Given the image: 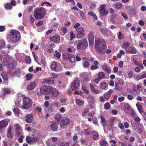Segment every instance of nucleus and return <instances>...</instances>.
<instances>
[{"instance_id": "obj_17", "label": "nucleus", "mask_w": 146, "mask_h": 146, "mask_svg": "<svg viewBox=\"0 0 146 146\" xmlns=\"http://www.w3.org/2000/svg\"><path fill=\"white\" fill-rule=\"evenodd\" d=\"M51 41L56 43L60 41V37L59 36H54L50 38Z\"/></svg>"}, {"instance_id": "obj_46", "label": "nucleus", "mask_w": 146, "mask_h": 146, "mask_svg": "<svg viewBox=\"0 0 146 146\" xmlns=\"http://www.w3.org/2000/svg\"><path fill=\"white\" fill-rule=\"evenodd\" d=\"M110 106L109 103L107 102L104 105V108L105 110H108L110 108Z\"/></svg>"}, {"instance_id": "obj_14", "label": "nucleus", "mask_w": 146, "mask_h": 146, "mask_svg": "<svg viewBox=\"0 0 146 146\" xmlns=\"http://www.w3.org/2000/svg\"><path fill=\"white\" fill-rule=\"evenodd\" d=\"M8 121L7 119H3L0 121V129L5 127L8 125Z\"/></svg>"}, {"instance_id": "obj_43", "label": "nucleus", "mask_w": 146, "mask_h": 146, "mask_svg": "<svg viewBox=\"0 0 146 146\" xmlns=\"http://www.w3.org/2000/svg\"><path fill=\"white\" fill-rule=\"evenodd\" d=\"M25 76L26 79L28 80H30L32 78L33 75L31 73H29L27 74Z\"/></svg>"}, {"instance_id": "obj_51", "label": "nucleus", "mask_w": 146, "mask_h": 146, "mask_svg": "<svg viewBox=\"0 0 146 146\" xmlns=\"http://www.w3.org/2000/svg\"><path fill=\"white\" fill-rule=\"evenodd\" d=\"M14 73L16 74L19 77H20L21 76L20 71L19 69H15Z\"/></svg>"}, {"instance_id": "obj_45", "label": "nucleus", "mask_w": 146, "mask_h": 146, "mask_svg": "<svg viewBox=\"0 0 146 146\" xmlns=\"http://www.w3.org/2000/svg\"><path fill=\"white\" fill-rule=\"evenodd\" d=\"M62 118V116L61 114H56L55 116V119H57L58 121H57L59 122V121Z\"/></svg>"}, {"instance_id": "obj_34", "label": "nucleus", "mask_w": 146, "mask_h": 146, "mask_svg": "<svg viewBox=\"0 0 146 146\" xmlns=\"http://www.w3.org/2000/svg\"><path fill=\"white\" fill-rule=\"evenodd\" d=\"M92 136L94 140H97L99 138L98 133L95 131L93 132Z\"/></svg>"}, {"instance_id": "obj_26", "label": "nucleus", "mask_w": 146, "mask_h": 146, "mask_svg": "<svg viewBox=\"0 0 146 146\" xmlns=\"http://www.w3.org/2000/svg\"><path fill=\"white\" fill-rule=\"evenodd\" d=\"M98 62L97 61H95L94 62V65H92L90 66V69L92 70L97 69L98 68Z\"/></svg>"}, {"instance_id": "obj_57", "label": "nucleus", "mask_w": 146, "mask_h": 146, "mask_svg": "<svg viewBox=\"0 0 146 146\" xmlns=\"http://www.w3.org/2000/svg\"><path fill=\"white\" fill-rule=\"evenodd\" d=\"M70 40H72L73 38H75V35L73 33L72 31L70 32Z\"/></svg>"}, {"instance_id": "obj_10", "label": "nucleus", "mask_w": 146, "mask_h": 146, "mask_svg": "<svg viewBox=\"0 0 146 146\" xmlns=\"http://www.w3.org/2000/svg\"><path fill=\"white\" fill-rule=\"evenodd\" d=\"M80 80L77 79L74 80L71 84V88L72 90L77 89L80 85Z\"/></svg>"}, {"instance_id": "obj_61", "label": "nucleus", "mask_w": 146, "mask_h": 146, "mask_svg": "<svg viewBox=\"0 0 146 146\" xmlns=\"http://www.w3.org/2000/svg\"><path fill=\"white\" fill-rule=\"evenodd\" d=\"M118 37V38L119 40H121L123 38V36L122 35V33L121 32H119Z\"/></svg>"}, {"instance_id": "obj_16", "label": "nucleus", "mask_w": 146, "mask_h": 146, "mask_svg": "<svg viewBox=\"0 0 146 146\" xmlns=\"http://www.w3.org/2000/svg\"><path fill=\"white\" fill-rule=\"evenodd\" d=\"M54 78L50 77L49 78L44 79L43 82L48 84H51L54 83Z\"/></svg>"}, {"instance_id": "obj_38", "label": "nucleus", "mask_w": 146, "mask_h": 146, "mask_svg": "<svg viewBox=\"0 0 146 146\" xmlns=\"http://www.w3.org/2000/svg\"><path fill=\"white\" fill-rule=\"evenodd\" d=\"M87 87L84 84H82V90L84 92V93L88 94L89 93V90L87 89Z\"/></svg>"}, {"instance_id": "obj_48", "label": "nucleus", "mask_w": 146, "mask_h": 146, "mask_svg": "<svg viewBox=\"0 0 146 146\" xmlns=\"http://www.w3.org/2000/svg\"><path fill=\"white\" fill-rule=\"evenodd\" d=\"M86 135H89L91 134L92 132L91 131V130L90 129H88L84 131Z\"/></svg>"}, {"instance_id": "obj_63", "label": "nucleus", "mask_w": 146, "mask_h": 146, "mask_svg": "<svg viewBox=\"0 0 146 146\" xmlns=\"http://www.w3.org/2000/svg\"><path fill=\"white\" fill-rule=\"evenodd\" d=\"M101 31L103 35H106L107 33V30L106 29H102Z\"/></svg>"}, {"instance_id": "obj_36", "label": "nucleus", "mask_w": 146, "mask_h": 146, "mask_svg": "<svg viewBox=\"0 0 146 146\" xmlns=\"http://www.w3.org/2000/svg\"><path fill=\"white\" fill-rule=\"evenodd\" d=\"M112 90H110L109 91L107 92L104 95V97L106 99H108L110 96L111 94L113 92Z\"/></svg>"}, {"instance_id": "obj_20", "label": "nucleus", "mask_w": 146, "mask_h": 146, "mask_svg": "<svg viewBox=\"0 0 146 146\" xmlns=\"http://www.w3.org/2000/svg\"><path fill=\"white\" fill-rule=\"evenodd\" d=\"M51 68L54 71H58V64L55 62H53L51 63Z\"/></svg>"}, {"instance_id": "obj_59", "label": "nucleus", "mask_w": 146, "mask_h": 146, "mask_svg": "<svg viewBox=\"0 0 146 146\" xmlns=\"http://www.w3.org/2000/svg\"><path fill=\"white\" fill-rule=\"evenodd\" d=\"M115 121V118L114 117H111L110 119V125H112L114 124V122Z\"/></svg>"}, {"instance_id": "obj_18", "label": "nucleus", "mask_w": 146, "mask_h": 146, "mask_svg": "<svg viewBox=\"0 0 146 146\" xmlns=\"http://www.w3.org/2000/svg\"><path fill=\"white\" fill-rule=\"evenodd\" d=\"M15 126V130L16 132L18 135H20L21 134V128L19 125L17 123L14 125Z\"/></svg>"}, {"instance_id": "obj_4", "label": "nucleus", "mask_w": 146, "mask_h": 146, "mask_svg": "<svg viewBox=\"0 0 146 146\" xmlns=\"http://www.w3.org/2000/svg\"><path fill=\"white\" fill-rule=\"evenodd\" d=\"M32 104V100L28 97H26L23 99V103L21 106L22 109L27 110L31 107Z\"/></svg>"}, {"instance_id": "obj_30", "label": "nucleus", "mask_w": 146, "mask_h": 146, "mask_svg": "<svg viewBox=\"0 0 146 146\" xmlns=\"http://www.w3.org/2000/svg\"><path fill=\"white\" fill-rule=\"evenodd\" d=\"M108 86L107 83L105 82H101L100 84V87L102 89H106L108 87Z\"/></svg>"}, {"instance_id": "obj_5", "label": "nucleus", "mask_w": 146, "mask_h": 146, "mask_svg": "<svg viewBox=\"0 0 146 146\" xmlns=\"http://www.w3.org/2000/svg\"><path fill=\"white\" fill-rule=\"evenodd\" d=\"M76 43L77 48L80 50L84 49L88 46L87 40L86 38L77 41Z\"/></svg>"}, {"instance_id": "obj_56", "label": "nucleus", "mask_w": 146, "mask_h": 146, "mask_svg": "<svg viewBox=\"0 0 146 146\" xmlns=\"http://www.w3.org/2000/svg\"><path fill=\"white\" fill-rule=\"evenodd\" d=\"M54 56H56L57 58H59L60 57V54L57 51H55L54 55Z\"/></svg>"}, {"instance_id": "obj_12", "label": "nucleus", "mask_w": 146, "mask_h": 146, "mask_svg": "<svg viewBox=\"0 0 146 146\" xmlns=\"http://www.w3.org/2000/svg\"><path fill=\"white\" fill-rule=\"evenodd\" d=\"M58 122H53L48 127L52 131H57L58 128Z\"/></svg>"}, {"instance_id": "obj_49", "label": "nucleus", "mask_w": 146, "mask_h": 146, "mask_svg": "<svg viewBox=\"0 0 146 146\" xmlns=\"http://www.w3.org/2000/svg\"><path fill=\"white\" fill-rule=\"evenodd\" d=\"M13 111L16 115H18L19 113V110L17 108H15L13 109Z\"/></svg>"}, {"instance_id": "obj_21", "label": "nucleus", "mask_w": 146, "mask_h": 146, "mask_svg": "<svg viewBox=\"0 0 146 146\" xmlns=\"http://www.w3.org/2000/svg\"><path fill=\"white\" fill-rule=\"evenodd\" d=\"M102 68L104 70L107 71L108 73H111V68L107 64H104L102 66Z\"/></svg>"}, {"instance_id": "obj_40", "label": "nucleus", "mask_w": 146, "mask_h": 146, "mask_svg": "<svg viewBox=\"0 0 146 146\" xmlns=\"http://www.w3.org/2000/svg\"><path fill=\"white\" fill-rule=\"evenodd\" d=\"M15 67V64L13 63H11L8 65L7 68L8 69L11 70L13 69Z\"/></svg>"}, {"instance_id": "obj_54", "label": "nucleus", "mask_w": 146, "mask_h": 146, "mask_svg": "<svg viewBox=\"0 0 146 146\" xmlns=\"http://www.w3.org/2000/svg\"><path fill=\"white\" fill-rule=\"evenodd\" d=\"M25 60L29 64L31 62V59L30 57L29 56H27L25 58Z\"/></svg>"}, {"instance_id": "obj_33", "label": "nucleus", "mask_w": 146, "mask_h": 146, "mask_svg": "<svg viewBox=\"0 0 146 146\" xmlns=\"http://www.w3.org/2000/svg\"><path fill=\"white\" fill-rule=\"evenodd\" d=\"M98 77L99 79L101 80L105 77L104 73L102 72H101L98 73Z\"/></svg>"}, {"instance_id": "obj_15", "label": "nucleus", "mask_w": 146, "mask_h": 146, "mask_svg": "<svg viewBox=\"0 0 146 146\" xmlns=\"http://www.w3.org/2000/svg\"><path fill=\"white\" fill-rule=\"evenodd\" d=\"M36 85V84L35 82H31L27 86V89L29 90H32L35 88Z\"/></svg>"}, {"instance_id": "obj_8", "label": "nucleus", "mask_w": 146, "mask_h": 146, "mask_svg": "<svg viewBox=\"0 0 146 146\" xmlns=\"http://www.w3.org/2000/svg\"><path fill=\"white\" fill-rule=\"evenodd\" d=\"M106 5L105 4H103L101 5L100 9L99 11L100 15L101 17L104 16L108 14L109 12L108 10H107L105 8L106 6Z\"/></svg>"}, {"instance_id": "obj_62", "label": "nucleus", "mask_w": 146, "mask_h": 146, "mask_svg": "<svg viewBox=\"0 0 146 146\" xmlns=\"http://www.w3.org/2000/svg\"><path fill=\"white\" fill-rule=\"evenodd\" d=\"M129 109V107L128 105H127V107L126 106L125 108L124 109V111L125 113H127L128 112V110Z\"/></svg>"}, {"instance_id": "obj_50", "label": "nucleus", "mask_w": 146, "mask_h": 146, "mask_svg": "<svg viewBox=\"0 0 146 146\" xmlns=\"http://www.w3.org/2000/svg\"><path fill=\"white\" fill-rule=\"evenodd\" d=\"M81 11V12L80 13V17L82 18L84 20H86V18L85 16V15L84 13L81 11Z\"/></svg>"}, {"instance_id": "obj_19", "label": "nucleus", "mask_w": 146, "mask_h": 146, "mask_svg": "<svg viewBox=\"0 0 146 146\" xmlns=\"http://www.w3.org/2000/svg\"><path fill=\"white\" fill-rule=\"evenodd\" d=\"M33 115L32 114H28L26 117L25 121L28 123H30L32 120Z\"/></svg>"}, {"instance_id": "obj_9", "label": "nucleus", "mask_w": 146, "mask_h": 146, "mask_svg": "<svg viewBox=\"0 0 146 146\" xmlns=\"http://www.w3.org/2000/svg\"><path fill=\"white\" fill-rule=\"evenodd\" d=\"M76 31L77 32V38H81L84 36V30L83 28L80 27L77 29Z\"/></svg>"}, {"instance_id": "obj_53", "label": "nucleus", "mask_w": 146, "mask_h": 146, "mask_svg": "<svg viewBox=\"0 0 146 146\" xmlns=\"http://www.w3.org/2000/svg\"><path fill=\"white\" fill-rule=\"evenodd\" d=\"M115 89L116 90H122V88L119 86V84L118 83H115Z\"/></svg>"}, {"instance_id": "obj_58", "label": "nucleus", "mask_w": 146, "mask_h": 146, "mask_svg": "<svg viewBox=\"0 0 146 146\" xmlns=\"http://www.w3.org/2000/svg\"><path fill=\"white\" fill-rule=\"evenodd\" d=\"M107 143L105 140H103L100 143V145L102 146H105L107 145Z\"/></svg>"}, {"instance_id": "obj_24", "label": "nucleus", "mask_w": 146, "mask_h": 146, "mask_svg": "<svg viewBox=\"0 0 146 146\" xmlns=\"http://www.w3.org/2000/svg\"><path fill=\"white\" fill-rule=\"evenodd\" d=\"M130 44L128 42H124L122 44V47L124 48L125 50H127V49L129 48L130 46Z\"/></svg>"}, {"instance_id": "obj_23", "label": "nucleus", "mask_w": 146, "mask_h": 146, "mask_svg": "<svg viewBox=\"0 0 146 146\" xmlns=\"http://www.w3.org/2000/svg\"><path fill=\"white\" fill-rule=\"evenodd\" d=\"M89 42L90 44H92L94 43V38L93 35V33H90L88 37Z\"/></svg>"}, {"instance_id": "obj_2", "label": "nucleus", "mask_w": 146, "mask_h": 146, "mask_svg": "<svg viewBox=\"0 0 146 146\" xmlns=\"http://www.w3.org/2000/svg\"><path fill=\"white\" fill-rule=\"evenodd\" d=\"M10 37L8 38V40L10 43L17 42L20 37L19 32L16 30H12L10 33Z\"/></svg>"}, {"instance_id": "obj_7", "label": "nucleus", "mask_w": 146, "mask_h": 146, "mask_svg": "<svg viewBox=\"0 0 146 146\" xmlns=\"http://www.w3.org/2000/svg\"><path fill=\"white\" fill-rule=\"evenodd\" d=\"M133 127L134 130L139 134L142 133L143 129V125L138 122H135Z\"/></svg>"}, {"instance_id": "obj_13", "label": "nucleus", "mask_w": 146, "mask_h": 146, "mask_svg": "<svg viewBox=\"0 0 146 146\" xmlns=\"http://www.w3.org/2000/svg\"><path fill=\"white\" fill-rule=\"evenodd\" d=\"M26 139L27 142L30 144L39 141V139L36 137H32L29 136L27 137Z\"/></svg>"}, {"instance_id": "obj_60", "label": "nucleus", "mask_w": 146, "mask_h": 146, "mask_svg": "<svg viewBox=\"0 0 146 146\" xmlns=\"http://www.w3.org/2000/svg\"><path fill=\"white\" fill-rule=\"evenodd\" d=\"M60 30L63 32V35H64L67 32V29L66 27H64L61 28L60 29Z\"/></svg>"}, {"instance_id": "obj_28", "label": "nucleus", "mask_w": 146, "mask_h": 146, "mask_svg": "<svg viewBox=\"0 0 146 146\" xmlns=\"http://www.w3.org/2000/svg\"><path fill=\"white\" fill-rule=\"evenodd\" d=\"M47 86H42L40 89V91L41 93L44 94H47Z\"/></svg>"}, {"instance_id": "obj_25", "label": "nucleus", "mask_w": 146, "mask_h": 146, "mask_svg": "<svg viewBox=\"0 0 146 146\" xmlns=\"http://www.w3.org/2000/svg\"><path fill=\"white\" fill-rule=\"evenodd\" d=\"M7 136L8 137L11 138L13 137L11 131V127L10 125H9L7 129Z\"/></svg>"}, {"instance_id": "obj_22", "label": "nucleus", "mask_w": 146, "mask_h": 146, "mask_svg": "<svg viewBox=\"0 0 146 146\" xmlns=\"http://www.w3.org/2000/svg\"><path fill=\"white\" fill-rule=\"evenodd\" d=\"M84 61L83 62V65L84 68H88L90 66V63L88 62L89 60L86 58H84Z\"/></svg>"}, {"instance_id": "obj_3", "label": "nucleus", "mask_w": 146, "mask_h": 146, "mask_svg": "<svg viewBox=\"0 0 146 146\" xmlns=\"http://www.w3.org/2000/svg\"><path fill=\"white\" fill-rule=\"evenodd\" d=\"M45 9L43 7L36 8L34 12V16L36 19H41L45 16Z\"/></svg>"}, {"instance_id": "obj_42", "label": "nucleus", "mask_w": 146, "mask_h": 146, "mask_svg": "<svg viewBox=\"0 0 146 146\" xmlns=\"http://www.w3.org/2000/svg\"><path fill=\"white\" fill-rule=\"evenodd\" d=\"M57 146H69L68 142H61L59 143Z\"/></svg>"}, {"instance_id": "obj_11", "label": "nucleus", "mask_w": 146, "mask_h": 146, "mask_svg": "<svg viewBox=\"0 0 146 146\" xmlns=\"http://www.w3.org/2000/svg\"><path fill=\"white\" fill-rule=\"evenodd\" d=\"M70 123V120L69 118L66 117H64L61 121L60 127L61 128H63L65 125H68Z\"/></svg>"}, {"instance_id": "obj_6", "label": "nucleus", "mask_w": 146, "mask_h": 146, "mask_svg": "<svg viewBox=\"0 0 146 146\" xmlns=\"http://www.w3.org/2000/svg\"><path fill=\"white\" fill-rule=\"evenodd\" d=\"M62 56L64 60H68L71 63L74 62L75 60V58L72 54L65 53L63 54Z\"/></svg>"}, {"instance_id": "obj_31", "label": "nucleus", "mask_w": 146, "mask_h": 146, "mask_svg": "<svg viewBox=\"0 0 146 146\" xmlns=\"http://www.w3.org/2000/svg\"><path fill=\"white\" fill-rule=\"evenodd\" d=\"M5 8L7 10H10L11 9L12 6L10 3H5L4 5Z\"/></svg>"}, {"instance_id": "obj_1", "label": "nucleus", "mask_w": 146, "mask_h": 146, "mask_svg": "<svg viewBox=\"0 0 146 146\" xmlns=\"http://www.w3.org/2000/svg\"><path fill=\"white\" fill-rule=\"evenodd\" d=\"M95 46L97 51L101 54L104 53V50L107 47L105 41L104 40L99 39L95 40Z\"/></svg>"}, {"instance_id": "obj_39", "label": "nucleus", "mask_w": 146, "mask_h": 146, "mask_svg": "<svg viewBox=\"0 0 146 146\" xmlns=\"http://www.w3.org/2000/svg\"><path fill=\"white\" fill-rule=\"evenodd\" d=\"M115 7L117 9H121L123 6V4L121 3L117 2L115 3Z\"/></svg>"}, {"instance_id": "obj_41", "label": "nucleus", "mask_w": 146, "mask_h": 146, "mask_svg": "<svg viewBox=\"0 0 146 146\" xmlns=\"http://www.w3.org/2000/svg\"><path fill=\"white\" fill-rule=\"evenodd\" d=\"M76 105L79 106H82L83 105V102L79 99H76Z\"/></svg>"}, {"instance_id": "obj_44", "label": "nucleus", "mask_w": 146, "mask_h": 146, "mask_svg": "<svg viewBox=\"0 0 146 146\" xmlns=\"http://www.w3.org/2000/svg\"><path fill=\"white\" fill-rule=\"evenodd\" d=\"M54 88L50 86H47V94L51 92H52Z\"/></svg>"}, {"instance_id": "obj_32", "label": "nucleus", "mask_w": 146, "mask_h": 146, "mask_svg": "<svg viewBox=\"0 0 146 146\" xmlns=\"http://www.w3.org/2000/svg\"><path fill=\"white\" fill-rule=\"evenodd\" d=\"M1 76L4 80H7L9 79V76L8 74L6 72H2Z\"/></svg>"}, {"instance_id": "obj_27", "label": "nucleus", "mask_w": 146, "mask_h": 146, "mask_svg": "<svg viewBox=\"0 0 146 146\" xmlns=\"http://www.w3.org/2000/svg\"><path fill=\"white\" fill-rule=\"evenodd\" d=\"M127 50H126V52H129L131 54H135L137 53V50L134 47H132L130 46Z\"/></svg>"}, {"instance_id": "obj_47", "label": "nucleus", "mask_w": 146, "mask_h": 146, "mask_svg": "<svg viewBox=\"0 0 146 146\" xmlns=\"http://www.w3.org/2000/svg\"><path fill=\"white\" fill-rule=\"evenodd\" d=\"M3 90L4 92L5 93H4V94H9L11 92L10 89L8 88H4L3 89Z\"/></svg>"}, {"instance_id": "obj_64", "label": "nucleus", "mask_w": 146, "mask_h": 146, "mask_svg": "<svg viewBox=\"0 0 146 146\" xmlns=\"http://www.w3.org/2000/svg\"><path fill=\"white\" fill-rule=\"evenodd\" d=\"M47 145L48 146H56L57 145V143H54V144H52V142H48L47 143Z\"/></svg>"}, {"instance_id": "obj_55", "label": "nucleus", "mask_w": 146, "mask_h": 146, "mask_svg": "<svg viewBox=\"0 0 146 146\" xmlns=\"http://www.w3.org/2000/svg\"><path fill=\"white\" fill-rule=\"evenodd\" d=\"M121 15L124 18L125 20H126L128 19V17L126 13H125L122 12L121 13Z\"/></svg>"}, {"instance_id": "obj_35", "label": "nucleus", "mask_w": 146, "mask_h": 146, "mask_svg": "<svg viewBox=\"0 0 146 146\" xmlns=\"http://www.w3.org/2000/svg\"><path fill=\"white\" fill-rule=\"evenodd\" d=\"M136 106L138 110L140 113H141L143 112L142 106L141 105L139 104V102H137L136 104Z\"/></svg>"}, {"instance_id": "obj_52", "label": "nucleus", "mask_w": 146, "mask_h": 146, "mask_svg": "<svg viewBox=\"0 0 146 146\" xmlns=\"http://www.w3.org/2000/svg\"><path fill=\"white\" fill-rule=\"evenodd\" d=\"M3 64L5 66H7L9 64V61L6 58L3 59Z\"/></svg>"}, {"instance_id": "obj_29", "label": "nucleus", "mask_w": 146, "mask_h": 146, "mask_svg": "<svg viewBox=\"0 0 146 146\" xmlns=\"http://www.w3.org/2000/svg\"><path fill=\"white\" fill-rule=\"evenodd\" d=\"M90 86L91 89L93 92L95 93L96 94H98L99 93L100 91L98 90H96L95 89V86L92 84H90Z\"/></svg>"}, {"instance_id": "obj_37", "label": "nucleus", "mask_w": 146, "mask_h": 146, "mask_svg": "<svg viewBox=\"0 0 146 146\" xmlns=\"http://www.w3.org/2000/svg\"><path fill=\"white\" fill-rule=\"evenodd\" d=\"M52 92V95L54 97L57 96L59 94V91L55 88H54Z\"/></svg>"}]
</instances>
